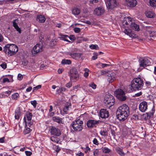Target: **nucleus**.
<instances>
[{
  "instance_id": "4468645a",
  "label": "nucleus",
  "mask_w": 156,
  "mask_h": 156,
  "mask_svg": "<svg viewBox=\"0 0 156 156\" xmlns=\"http://www.w3.org/2000/svg\"><path fill=\"white\" fill-rule=\"evenodd\" d=\"M99 120L97 121L92 119L89 120L87 122V126L88 128H93L96 125L99 123Z\"/></svg>"
},
{
  "instance_id": "c9c22d12",
  "label": "nucleus",
  "mask_w": 156,
  "mask_h": 156,
  "mask_svg": "<svg viewBox=\"0 0 156 156\" xmlns=\"http://www.w3.org/2000/svg\"><path fill=\"white\" fill-rule=\"evenodd\" d=\"M150 4L152 6H156V0H150Z\"/></svg>"
},
{
  "instance_id": "72a5a7b5",
  "label": "nucleus",
  "mask_w": 156,
  "mask_h": 156,
  "mask_svg": "<svg viewBox=\"0 0 156 156\" xmlns=\"http://www.w3.org/2000/svg\"><path fill=\"white\" fill-rule=\"evenodd\" d=\"M89 47L91 49L98 50L99 48L98 45L97 44H92Z\"/></svg>"
},
{
  "instance_id": "423d86ee",
  "label": "nucleus",
  "mask_w": 156,
  "mask_h": 156,
  "mask_svg": "<svg viewBox=\"0 0 156 156\" xmlns=\"http://www.w3.org/2000/svg\"><path fill=\"white\" fill-rule=\"evenodd\" d=\"M114 93L117 98L120 101H123L126 99L124 91L121 89H119L117 90Z\"/></svg>"
},
{
  "instance_id": "7ed1b4c3",
  "label": "nucleus",
  "mask_w": 156,
  "mask_h": 156,
  "mask_svg": "<svg viewBox=\"0 0 156 156\" xmlns=\"http://www.w3.org/2000/svg\"><path fill=\"white\" fill-rule=\"evenodd\" d=\"M18 50L17 46L14 44H7L3 49V51L8 56L10 57L15 55Z\"/></svg>"
},
{
  "instance_id": "58836bf2",
  "label": "nucleus",
  "mask_w": 156,
  "mask_h": 156,
  "mask_svg": "<svg viewBox=\"0 0 156 156\" xmlns=\"http://www.w3.org/2000/svg\"><path fill=\"white\" fill-rule=\"evenodd\" d=\"M70 105H66L64 108L63 111L64 113L65 114L68 113L67 111L69 110V108Z\"/></svg>"
},
{
  "instance_id": "6ab92c4d",
  "label": "nucleus",
  "mask_w": 156,
  "mask_h": 156,
  "mask_svg": "<svg viewBox=\"0 0 156 156\" xmlns=\"http://www.w3.org/2000/svg\"><path fill=\"white\" fill-rule=\"evenodd\" d=\"M129 26L131 29L134 30L135 31H139L140 30L139 25L134 23H133L132 22V21Z\"/></svg>"
},
{
  "instance_id": "a19ab883",
  "label": "nucleus",
  "mask_w": 156,
  "mask_h": 156,
  "mask_svg": "<svg viewBox=\"0 0 156 156\" xmlns=\"http://www.w3.org/2000/svg\"><path fill=\"white\" fill-rule=\"evenodd\" d=\"M20 150V147H17L16 148H14L13 150V152L16 154H19V151Z\"/></svg>"
},
{
  "instance_id": "393cba45",
  "label": "nucleus",
  "mask_w": 156,
  "mask_h": 156,
  "mask_svg": "<svg viewBox=\"0 0 156 156\" xmlns=\"http://www.w3.org/2000/svg\"><path fill=\"white\" fill-rule=\"evenodd\" d=\"M146 15L148 18H154L155 16V14L152 12L149 11L146 12Z\"/></svg>"
},
{
  "instance_id": "bb28decb",
  "label": "nucleus",
  "mask_w": 156,
  "mask_h": 156,
  "mask_svg": "<svg viewBox=\"0 0 156 156\" xmlns=\"http://www.w3.org/2000/svg\"><path fill=\"white\" fill-rule=\"evenodd\" d=\"M116 150L118 154L121 156H124V153L122 149L119 147L116 148Z\"/></svg>"
},
{
  "instance_id": "9d476101",
  "label": "nucleus",
  "mask_w": 156,
  "mask_h": 156,
  "mask_svg": "<svg viewBox=\"0 0 156 156\" xmlns=\"http://www.w3.org/2000/svg\"><path fill=\"white\" fill-rule=\"evenodd\" d=\"M43 51V47L42 44H36L32 50L33 54H36L37 53Z\"/></svg>"
},
{
  "instance_id": "6e6552de",
  "label": "nucleus",
  "mask_w": 156,
  "mask_h": 156,
  "mask_svg": "<svg viewBox=\"0 0 156 156\" xmlns=\"http://www.w3.org/2000/svg\"><path fill=\"white\" fill-rule=\"evenodd\" d=\"M139 62L140 66L144 68L150 65L151 63L149 60L147 58H140L139 60Z\"/></svg>"
},
{
  "instance_id": "c03bdc74",
  "label": "nucleus",
  "mask_w": 156,
  "mask_h": 156,
  "mask_svg": "<svg viewBox=\"0 0 156 156\" xmlns=\"http://www.w3.org/2000/svg\"><path fill=\"white\" fill-rule=\"evenodd\" d=\"M136 34L133 33L131 31L129 34V36L132 38L136 37Z\"/></svg>"
},
{
  "instance_id": "5fc2aeb1",
  "label": "nucleus",
  "mask_w": 156,
  "mask_h": 156,
  "mask_svg": "<svg viewBox=\"0 0 156 156\" xmlns=\"http://www.w3.org/2000/svg\"><path fill=\"white\" fill-rule=\"evenodd\" d=\"M74 32L76 33H78L80 32V28L78 27L75 28L74 29Z\"/></svg>"
},
{
  "instance_id": "c85d7f7f",
  "label": "nucleus",
  "mask_w": 156,
  "mask_h": 156,
  "mask_svg": "<svg viewBox=\"0 0 156 156\" xmlns=\"http://www.w3.org/2000/svg\"><path fill=\"white\" fill-rule=\"evenodd\" d=\"M68 36L67 35H61L60 37H59V38L61 40L68 42H70L68 40Z\"/></svg>"
},
{
  "instance_id": "e433bc0d",
  "label": "nucleus",
  "mask_w": 156,
  "mask_h": 156,
  "mask_svg": "<svg viewBox=\"0 0 156 156\" xmlns=\"http://www.w3.org/2000/svg\"><path fill=\"white\" fill-rule=\"evenodd\" d=\"M53 148L57 153L61 150V149L58 146L55 145H53Z\"/></svg>"
},
{
  "instance_id": "1a4fd4ad",
  "label": "nucleus",
  "mask_w": 156,
  "mask_h": 156,
  "mask_svg": "<svg viewBox=\"0 0 156 156\" xmlns=\"http://www.w3.org/2000/svg\"><path fill=\"white\" fill-rule=\"evenodd\" d=\"M133 18L130 17L129 16L125 17L122 20V27L124 28H128L129 26L132 21Z\"/></svg>"
},
{
  "instance_id": "5701e85b",
  "label": "nucleus",
  "mask_w": 156,
  "mask_h": 156,
  "mask_svg": "<svg viewBox=\"0 0 156 156\" xmlns=\"http://www.w3.org/2000/svg\"><path fill=\"white\" fill-rule=\"evenodd\" d=\"M17 20H14L12 23L13 24V26L16 29V30L18 31L19 33H21V30L20 28L18 27L17 24L16 22V21Z\"/></svg>"
},
{
  "instance_id": "09e8293b",
  "label": "nucleus",
  "mask_w": 156,
  "mask_h": 156,
  "mask_svg": "<svg viewBox=\"0 0 156 156\" xmlns=\"http://www.w3.org/2000/svg\"><path fill=\"white\" fill-rule=\"evenodd\" d=\"M85 72L84 74V76L85 77H87L88 76V73L87 72L89 71V69H88L86 68L85 69Z\"/></svg>"
},
{
  "instance_id": "864d4df0",
  "label": "nucleus",
  "mask_w": 156,
  "mask_h": 156,
  "mask_svg": "<svg viewBox=\"0 0 156 156\" xmlns=\"http://www.w3.org/2000/svg\"><path fill=\"white\" fill-rule=\"evenodd\" d=\"M143 117H144V119H150L147 113H145L143 115Z\"/></svg>"
},
{
  "instance_id": "4d7b16f0",
  "label": "nucleus",
  "mask_w": 156,
  "mask_h": 156,
  "mask_svg": "<svg viewBox=\"0 0 156 156\" xmlns=\"http://www.w3.org/2000/svg\"><path fill=\"white\" fill-rule=\"evenodd\" d=\"M25 153L27 156H30L32 154V152L30 151H26Z\"/></svg>"
},
{
  "instance_id": "a878e982",
  "label": "nucleus",
  "mask_w": 156,
  "mask_h": 156,
  "mask_svg": "<svg viewBox=\"0 0 156 156\" xmlns=\"http://www.w3.org/2000/svg\"><path fill=\"white\" fill-rule=\"evenodd\" d=\"M62 118H61L57 116H54L53 117V120L54 121L58 122L59 123H62Z\"/></svg>"
},
{
  "instance_id": "20e7f679",
  "label": "nucleus",
  "mask_w": 156,
  "mask_h": 156,
  "mask_svg": "<svg viewBox=\"0 0 156 156\" xmlns=\"http://www.w3.org/2000/svg\"><path fill=\"white\" fill-rule=\"evenodd\" d=\"M83 122L80 119L76 120L72 122L70 124V127L73 128V131L80 132L82 131L83 128Z\"/></svg>"
},
{
  "instance_id": "79ce46f5",
  "label": "nucleus",
  "mask_w": 156,
  "mask_h": 156,
  "mask_svg": "<svg viewBox=\"0 0 156 156\" xmlns=\"http://www.w3.org/2000/svg\"><path fill=\"white\" fill-rule=\"evenodd\" d=\"M66 89L65 87H62L59 88L58 90L59 93H62V92L65 91L66 90ZM58 90H57V91Z\"/></svg>"
},
{
  "instance_id": "4c0bfd02",
  "label": "nucleus",
  "mask_w": 156,
  "mask_h": 156,
  "mask_svg": "<svg viewBox=\"0 0 156 156\" xmlns=\"http://www.w3.org/2000/svg\"><path fill=\"white\" fill-rule=\"evenodd\" d=\"M103 151L105 153H108L111 151V150L107 147H104L103 148Z\"/></svg>"
},
{
  "instance_id": "69168bd1",
  "label": "nucleus",
  "mask_w": 156,
  "mask_h": 156,
  "mask_svg": "<svg viewBox=\"0 0 156 156\" xmlns=\"http://www.w3.org/2000/svg\"><path fill=\"white\" fill-rule=\"evenodd\" d=\"M12 92L11 90L6 91L4 92V94H7L8 95H9Z\"/></svg>"
},
{
  "instance_id": "774afa93",
  "label": "nucleus",
  "mask_w": 156,
  "mask_h": 156,
  "mask_svg": "<svg viewBox=\"0 0 156 156\" xmlns=\"http://www.w3.org/2000/svg\"><path fill=\"white\" fill-rule=\"evenodd\" d=\"M32 89V87H29L27 88L26 89V91L27 92H30L31 90Z\"/></svg>"
},
{
  "instance_id": "bf43d9fd",
  "label": "nucleus",
  "mask_w": 156,
  "mask_h": 156,
  "mask_svg": "<svg viewBox=\"0 0 156 156\" xmlns=\"http://www.w3.org/2000/svg\"><path fill=\"white\" fill-rule=\"evenodd\" d=\"M23 78V76L20 74H19L18 75V79L19 80H21Z\"/></svg>"
},
{
  "instance_id": "de8ad7c7",
  "label": "nucleus",
  "mask_w": 156,
  "mask_h": 156,
  "mask_svg": "<svg viewBox=\"0 0 156 156\" xmlns=\"http://www.w3.org/2000/svg\"><path fill=\"white\" fill-rule=\"evenodd\" d=\"M1 67L3 69H5L7 67V64L5 62L2 63L0 65Z\"/></svg>"
},
{
  "instance_id": "2eb2a0df",
  "label": "nucleus",
  "mask_w": 156,
  "mask_h": 156,
  "mask_svg": "<svg viewBox=\"0 0 156 156\" xmlns=\"http://www.w3.org/2000/svg\"><path fill=\"white\" fill-rule=\"evenodd\" d=\"M137 4L136 0H126L125 2V4L127 6L130 7H135Z\"/></svg>"
},
{
  "instance_id": "9b49d317",
  "label": "nucleus",
  "mask_w": 156,
  "mask_h": 156,
  "mask_svg": "<svg viewBox=\"0 0 156 156\" xmlns=\"http://www.w3.org/2000/svg\"><path fill=\"white\" fill-rule=\"evenodd\" d=\"M50 130L51 134L55 136H59L61 134L60 129L57 127L51 126Z\"/></svg>"
},
{
  "instance_id": "aec40b11",
  "label": "nucleus",
  "mask_w": 156,
  "mask_h": 156,
  "mask_svg": "<svg viewBox=\"0 0 156 156\" xmlns=\"http://www.w3.org/2000/svg\"><path fill=\"white\" fill-rule=\"evenodd\" d=\"M69 76L70 77V80L73 82H76V81L78 80L79 78L78 73L74 75H69Z\"/></svg>"
},
{
  "instance_id": "37998d69",
  "label": "nucleus",
  "mask_w": 156,
  "mask_h": 156,
  "mask_svg": "<svg viewBox=\"0 0 156 156\" xmlns=\"http://www.w3.org/2000/svg\"><path fill=\"white\" fill-rule=\"evenodd\" d=\"M89 86L92 87L93 89H95L96 88V85L94 83H92L89 84Z\"/></svg>"
},
{
  "instance_id": "f257e3e1",
  "label": "nucleus",
  "mask_w": 156,
  "mask_h": 156,
  "mask_svg": "<svg viewBox=\"0 0 156 156\" xmlns=\"http://www.w3.org/2000/svg\"><path fill=\"white\" fill-rule=\"evenodd\" d=\"M130 114L129 107L123 104L119 106L116 112V117L120 121H124L127 119Z\"/></svg>"
},
{
  "instance_id": "13d9d810",
  "label": "nucleus",
  "mask_w": 156,
  "mask_h": 156,
  "mask_svg": "<svg viewBox=\"0 0 156 156\" xmlns=\"http://www.w3.org/2000/svg\"><path fill=\"white\" fill-rule=\"evenodd\" d=\"M93 143L94 144L96 145H98L99 144L98 141L96 138H94L93 140Z\"/></svg>"
},
{
  "instance_id": "f3484780",
  "label": "nucleus",
  "mask_w": 156,
  "mask_h": 156,
  "mask_svg": "<svg viewBox=\"0 0 156 156\" xmlns=\"http://www.w3.org/2000/svg\"><path fill=\"white\" fill-rule=\"evenodd\" d=\"M100 115L102 118H106L109 116V112L106 109H101L100 112Z\"/></svg>"
},
{
  "instance_id": "ddd939ff",
  "label": "nucleus",
  "mask_w": 156,
  "mask_h": 156,
  "mask_svg": "<svg viewBox=\"0 0 156 156\" xmlns=\"http://www.w3.org/2000/svg\"><path fill=\"white\" fill-rule=\"evenodd\" d=\"M108 80L109 83H112L116 79V74L113 72L108 71L107 72Z\"/></svg>"
},
{
  "instance_id": "603ef678",
  "label": "nucleus",
  "mask_w": 156,
  "mask_h": 156,
  "mask_svg": "<svg viewBox=\"0 0 156 156\" xmlns=\"http://www.w3.org/2000/svg\"><path fill=\"white\" fill-rule=\"evenodd\" d=\"M72 82H69L68 83H67L66 84V87L69 88L72 87Z\"/></svg>"
},
{
  "instance_id": "dca6fc26",
  "label": "nucleus",
  "mask_w": 156,
  "mask_h": 156,
  "mask_svg": "<svg viewBox=\"0 0 156 156\" xmlns=\"http://www.w3.org/2000/svg\"><path fill=\"white\" fill-rule=\"evenodd\" d=\"M147 108V103L145 101L140 103L139 105V109L142 112H145Z\"/></svg>"
},
{
  "instance_id": "8fccbe9b",
  "label": "nucleus",
  "mask_w": 156,
  "mask_h": 156,
  "mask_svg": "<svg viewBox=\"0 0 156 156\" xmlns=\"http://www.w3.org/2000/svg\"><path fill=\"white\" fill-rule=\"evenodd\" d=\"M99 154V151L98 149H96L93 152V154L94 156H98Z\"/></svg>"
},
{
  "instance_id": "6e6d98bb",
  "label": "nucleus",
  "mask_w": 156,
  "mask_h": 156,
  "mask_svg": "<svg viewBox=\"0 0 156 156\" xmlns=\"http://www.w3.org/2000/svg\"><path fill=\"white\" fill-rule=\"evenodd\" d=\"M3 83H5L6 82H7L9 83L10 82V81L7 78H4L3 79Z\"/></svg>"
},
{
  "instance_id": "c756f323",
  "label": "nucleus",
  "mask_w": 156,
  "mask_h": 156,
  "mask_svg": "<svg viewBox=\"0 0 156 156\" xmlns=\"http://www.w3.org/2000/svg\"><path fill=\"white\" fill-rule=\"evenodd\" d=\"M50 139L51 141L56 143H58L59 140L58 138L54 136H51Z\"/></svg>"
},
{
  "instance_id": "e2e57ef3",
  "label": "nucleus",
  "mask_w": 156,
  "mask_h": 156,
  "mask_svg": "<svg viewBox=\"0 0 156 156\" xmlns=\"http://www.w3.org/2000/svg\"><path fill=\"white\" fill-rule=\"evenodd\" d=\"M101 75H103L105 74H106L107 75V72L105 71L102 70L101 71Z\"/></svg>"
},
{
  "instance_id": "2f4dec72",
  "label": "nucleus",
  "mask_w": 156,
  "mask_h": 156,
  "mask_svg": "<svg viewBox=\"0 0 156 156\" xmlns=\"http://www.w3.org/2000/svg\"><path fill=\"white\" fill-rule=\"evenodd\" d=\"M71 63V62L70 60L63 59L62 60L61 63L62 64H70Z\"/></svg>"
},
{
  "instance_id": "473e14b6",
  "label": "nucleus",
  "mask_w": 156,
  "mask_h": 156,
  "mask_svg": "<svg viewBox=\"0 0 156 156\" xmlns=\"http://www.w3.org/2000/svg\"><path fill=\"white\" fill-rule=\"evenodd\" d=\"M25 128H26L24 129L23 132V133L25 135L29 133L30 132V128L27 127V126H25Z\"/></svg>"
},
{
  "instance_id": "a211bd4d",
  "label": "nucleus",
  "mask_w": 156,
  "mask_h": 156,
  "mask_svg": "<svg viewBox=\"0 0 156 156\" xmlns=\"http://www.w3.org/2000/svg\"><path fill=\"white\" fill-rule=\"evenodd\" d=\"M105 12V10L102 7H99L95 9L94 13L98 16H101Z\"/></svg>"
},
{
  "instance_id": "7c9ffc66",
  "label": "nucleus",
  "mask_w": 156,
  "mask_h": 156,
  "mask_svg": "<svg viewBox=\"0 0 156 156\" xmlns=\"http://www.w3.org/2000/svg\"><path fill=\"white\" fill-rule=\"evenodd\" d=\"M72 12L75 15H79L80 12V10L77 8H75L73 9Z\"/></svg>"
},
{
  "instance_id": "f8f14e48",
  "label": "nucleus",
  "mask_w": 156,
  "mask_h": 156,
  "mask_svg": "<svg viewBox=\"0 0 156 156\" xmlns=\"http://www.w3.org/2000/svg\"><path fill=\"white\" fill-rule=\"evenodd\" d=\"M107 4L109 9H113L119 4L117 0H107Z\"/></svg>"
},
{
  "instance_id": "052dcab7",
  "label": "nucleus",
  "mask_w": 156,
  "mask_h": 156,
  "mask_svg": "<svg viewBox=\"0 0 156 156\" xmlns=\"http://www.w3.org/2000/svg\"><path fill=\"white\" fill-rule=\"evenodd\" d=\"M100 134L103 136H107L106 132L104 131H101L100 132Z\"/></svg>"
},
{
  "instance_id": "0e129e2a",
  "label": "nucleus",
  "mask_w": 156,
  "mask_h": 156,
  "mask_svg": "<svg viewBox=\"0 0 156 156\" xmlns=\"http://www.w3.org/2000/svg\"><path fill=\"white\" fill-rule=\"evenodd\" d=\"M101 67L102 68H104L105 67H106L107 66H109L110 65L108 64H104V63H101Z\"/></svg>"
},
{
  "instance_id": "f704fd0d",
  "label": "nucleus",
  "mask_w": 156,
  "mask_h": 156,
  "mask_svg": "<svg viewBox=\"0 0 156 156\" xmlns=\"http://www.w3.org/2000/svg\"><path fill=\"white\" fill-rule=\"evenodd\" d=\"M19 95L18 93H15L12 95V98L13 99L17 100V98L19 97Z\"/></svg>"
},
{
  "instance_id": "3c124183",
  "label": "nucleus",
  "mask_w": 156,
  "mask_h": 156,
  "mask_svg": "<svg viewBox=\"0 0 156 156\" xmlns=\"http://www.w3.org/2000/svg\"><path fill=\"white\" fill-rule=\"evenodd\" d=\"M142 94V92L141 91L136 94L134 96V97H139Z\"/></svg>"
},
{
  "instance_id": "0eeeda50",
  "label": "nucleus",
  "mask_w": 156,
  "mask_h": 156,
  "mask_svg": "<svg viewBox=\"0 0 156 156\" xmlns=\"http://www.w3.org/2000/svg\"><path fill=\"white\" fill-rule=\"evenodd\" d=\"M32 117V113L29 112H27L26 115L24 116L23 120L24 122L25 123L26 126L27 124L29 127H30L32 124V123L31 122Z\"/></svg>"
},
{
  "instance_id": "a18cd8bd",
  "label": "nucleus",
  "mask_w": 156,
  "mask_h": 156,
  "mask_svg": "<svg viewBox=\"0 0 156 156\" xmlns=\"http://www.w3.org/2000/svg\"><path fill=\"white\" fill-rule=\"evenodd\" d=\"M94 56L92 57V59L93 60H95L97 58L98 54L96 52H94L93 53Z\"/></svg>"
},
{
  "instance_id": "f03ea898",
  "label": "nucleus",
  "mask_w": 156,
  "mask_h": 156,
  "mask_svg": "<svg viewBox=\"0 0 156 156\" xmlns=\"http://www.w3.org/2000/svg\"><path fill=\"white\" fill-rule=\"evenodd\" d=\"M144 84L143 80L140 77H135L131 81L130 88L133 91L140 90L143 88Z\"/></svg>"
},
{
  "instance_id": "338daca9",
  "label": "nucleus",
  "mask_w": 156,
  "mask_h": 156,
  "mask_svg": "<svg viewBox=\"0 0 156 156\" xmlns=\"http://www.w3.org/2000/svg\"><path fill=\"white\" fill-rule=\"evenodd\" d=\"M27 85V84L26 83H24L23 84V85H22V87L21 88V89H24L26 87V86Z\"/></svg>"
},
{
  "instance_id": "b1692460",
  "label": "nucleus",
  "mask_w": 156,
  "mask_h": 156,
  "mask_svg": "<svg viewBox=\"0 0 156 156\" xmlns=\"http://www.w3.org/2000/svg\"><path fill=\"white\" fill-rule=\"evenodd\" d=\"M77 73H78L76 68L75 67H72L70 70L69 75H74Z\"/></svg>"
},
{
  "instance_id": "39448f33",
  "label": "nucleus",
  "mask_w": 156,
  "mask_h": 156,
  "mask_svg": "<svg viewBox=\"0 0 156 156\" xmlns=\"http://www.w3.org/2000/svg\"><path fill=\"white\" fill-rule=\"evenodd\" d=\"M104 101L106 104L108 105L109 108L114 105L115 102L114 97L112 95L106 94L105 97Z\"/></svg>"
},
{
  "instance_id": "cd10ccee",
  "label": "nucleus",
  "mask_w": 156,
  "mask_h": 156,
  "mask_svg": "<svg viewBox=\"0 0 156 156\" xmlns=\"http://www.w3.org/2000/svg\"><path fill=\"white\" fill-rule=\"evenodd\" d=\"M37 19L38 20V21L40 23H43L45 20V18L41 15L37 16Z\"/></svg>"
},
{
  "instance_id": "4be33fe9",
  "label": "nucleus",
  "mask_w": 156,
  "mask_h": 156,
  "mask_svg": "<svg viewBox=\"0 0 156 156\" xmlns=\"http://www.w3.org/2000/svg\"><path fill=\"white\" fill-rule=\"evenodd\" d=\"M21 112L20 107L17 108L15 111V117L16 119H19L21 115Z\"/></svg>"
},
{
  "instance_id": "49530a36",
  "label": "nucleus",
  "mask_w": 156,
  "mask_h": 156,
  "mask_svg": "<svg viewBox=\"0 0 156 156\" xmlns=\"http://www.w3.org/2000/svg\"><path fill=\"white\" fill-rule=\"evenodd\" d=\"M31 103L34 106V108H36V105L37 103L36 101L34 100L33 101H31Z\"/></svg>"
},
{
  "instance_id": "680f3d73",
  "label": "nucleus",
  "mask_w": 156,
  "mask_h": 156,
  "mask_svg": "<svg viewBox=\"0 0 156 156\" xmlns=\"http://www.w3.org/2000/svg\"><path fill=\"white\" fill-rule=\"evenodd\" d=\"M111 133L112 135L114 137V138L115 136V130L111 129Z\"/></svg>"
},
{
  "instance_id": "ea45409f",
  "label": "nucleus",
  "mask_w": 156,
  "mask_h": 156,
  "mask_svg": "<svg viewBox=\"0 0 156 156\" xmlns=\"http://www.w3.org/2000/svg\"><path fill=\"white\" fill-rule=\"evenodd\" d=\"M127 28H125L124 30L123 31V32L126 34L129 35L130 32H131V30L130 29H127Z\"/></svg>"
},
{
  "instance_id": "412c9836",
  "label": "nucleus",
  "mask_w": 156,
  "mask_h": 156,
  "mask_svg": "<svg viewBox=\"0 0 156 156\" xmlns=\"http://www.w3.org/2000/svg\"><path fill=\"white\" fill-rule=\"evenodd\" d=\"M67 54L71 56L73 58L75 59L76 57L80 58L81 55V54L77 53H72L71 52H68Z\"/></svg>"
}]
</instances>
